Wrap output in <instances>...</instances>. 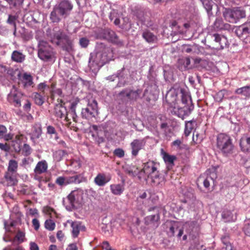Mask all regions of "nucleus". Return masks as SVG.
I'll use <instances>...</instances> for the list:
<instances>
[{
    "label": "nucleus",
    "mask_w": 250,
    "mask_h": 250,
    "mask_svg": "<svg viewBox=\"0 0 250 250\" xmlns=\"http://www.w3.org/2000/svg\"><path fill=\"white\" fill-rule=\"evenodd\" d=\"M73 8L69 0H62L56 4L50 13V19L53 22H59L62 18L68 17Z\"/></svg>",
    "instance_id": "3"
},
{
    "label": "nucleus",
    "mask_w": 250,
    "mask_h": 250,
    "mask_svg": "<svg viewBox=\"0 0 250 250\" xmlns=\"http://www.w3.org/2000/svg\"><path fill=\"white\" fill-rule=\"evenodd\" d=\"M28 214L32 216L38 217L39 216L38 211L36 208H30Z\"/></svg>",
    "instance_id": "53"
},
{
    "label": "nucleus",
    "mask_w": 250,
    "mask_h": 250,
    "mask_svg": "<svg viewBox=\"0 0 250 250\" xmlns=\"http://www.w3.org/2000/svg\"><path fill=\"white\" fill-rule=\"evenodd\" d=\"M0 148L1 150H4L5 151H8L9 149V147L7 144H2L0 143Z\"/></svg>",
    "instance_id": "60"
},
{
    "label": "nucleus",
    "mask_w": 250,
    "mask_h": 250,
    "mask_svg": "<svg viewBox=\"0 0 250 250\" xmlns=\"http://www.w3.org/2000/svg\"><path fill=\"white\" fill-rule=\"evenodd\" d=\"M47 132L49 134H53L56 133V131L54 127L50 125L47 127Z\"/></svg>",
    "instance_id": "58"
},
{
    "label": "nucleus",
    "mask_w": 250,
    "mask_h": 250,
    "mask_svg": "<svg viewBox=\"0 0 250 250\" xmlns=\"http://www.w3.org/2000/svg\"><path fill=\"white\" fill-rule=\"evenodd\" d=\"M42 134V127L40 125H36L34 127L33 136L35 138L40 137Z\"/></svg>",
    "instance_id": "39"
},
{
    "label": "nucleus",
    "mask_w": 250,
    "mask_h": 250,
    "mask_svg": "<svg viewBox=\"0 0 250 250\" xmlns=\"http://www.w3.org/2000/svg\"><path fill=\"white\" fill-rule=\"evenodd\" d=\"M23 32L21 33V37L25 41H28L33 38L31 32H28L25 28L22 29Z\"/></svg>",
    "instance_id": "35"
},
{
    "label": "nucleus",
    "mask_w": 250,
    "mask_h": 250,
    "mask_svg": "<svg viewBox=\"0 0 250 250\" xmlns=\"http://www.w3.org/2000/svg\"><path fill=\"white\" fill-rule=\"evenodd\" d=\"M18 168V163L14 160H11L9 162L8 169L10 172H16Z\"/></svg>",
    "instance_id": "37"
},
{
    "label": "nucleus",
    "mask_w": 250,
    "mask_h": 250,
    "mask_svg": "<svg viewBox=\"0 0 250 250\" xmlns=\"http://www.w3.org/2000/svg\"><path fill=\"white\" fill-rule=\"evenodd\" d=\"M35 103L38 105H42L43 103V99L41 95L35 93L34 96Z\"/></svg>",
    "instance_id": "45"
},
{
    "label": "nucleus",
    "mask_w": 250,
    "mask_h": 250,
    "mask_svg": "<svg viewBox=\"0 0 250 250\" xmlns=\"http://www.w3.org/2000/svg\"><path fill=\"white\" fill-rule=\"evenodd\" d=\"M43 35V32L42 30H37L36 32L35 38L40 42V41H43L42 40V37Z\"/></svg>",
    "instance_id": "55"
},
{
    "label": "nucleus",
    "mask_w": 250,
    "mask_h": 250,
    "mask_svg": "<svg viewBox=\"0 0 250 250\" xmlns=\"http://www.w3.org/2000/svg\"><path fill=\"white\" fill-rule=\"evenodd\" d=\"M29 249L30 250H39V247L34 242H30L29 243Z\"/></svg>",
    "instance_id": "56"
},
{
    "label": "nucleus",
    "mask_w": 250,
    "mask_h": 250,
    "mask_svg": "<svg viewBox=\"0 0 250 250\" xmlns=\"http://www.w3.org/2000/svg\"><path fill=\"white\" fill-rule=\"evenodd\" d=\"M68 222L71 224V227L72 228V234L74 237H77L81 229H82L83 227L81 226V223L79 222H72L68 221Z\"/></svg>",
    "instance_id": "25"
},
{
    "label": "nucleus",
    "mask_w": 250,
    "mask_h": 250,
    "mask_svg": "<svg viewBox=\"0 0 250 250\" xmlns=\"http://www.w3.org/2000/svg\"><path fill=\"white\" fill-rule=\"evenodd\" d=\"M166 100L172 114L182 119L188 115L193 109L190 97L183 93L180 87H173L167 93Z\"/></svg>",
    "instance_id": "1"
},
{
    "label": "nucleus",
    "mask_w": 250,
    "mask_h": 250,
    "mask_svg": "<svg viewBox=\"0 0 250 250\" xmlns=\"http://www.w3.org/2000/svg\"><path fill=\"white\" fill-rule=\"evenodd\" d=\"M172 146L176 149H180L182 148V142L180 140H176L172 143Z\"/></svg>",
    "instance_id": "51"
},
{
    "label": "nucleus",
    "mask_w": 250,
    "mask_h": 250,
    "mask_svg": "<svg viewBox=\"0 0 250 250\" xmlns=\"http://www.w3.org/2000/svg\"><path fill=\"white\" fill-rule=\"evenodd\" d=\"M11 59L16 62H22L25 59V55L19 51L15 50L12 53Z\"/></svg>",
    "instance_id": "23"
},
{
    "label": "nucleus",
    "mask_w": 250,
    "mask_h": 250,
    "mask_svg": "<svg viewBox=\"0 0 250 250\" xmlns=\"http://www.w3.org/2000/svg\"><path fill=\"white\" fill-rule=\"evenodd\" d=\"M64 155L63 151L59 150L56 151L53 154L54 159L55 161L59 162L60 161Z\"/></svg>",
    "instance_id": "43"
},
{
    "label": "nucleus",
    "mask_w": 250,
    "mask_h": 250,
    "mask_svg": "<svg viewBox=\"0 0 250 250\" xmlns=\"http://www.w3.org/2000/svg\"><path fill=\"white\" fill-rule=\"evenodd\" d=\"M23 150L25 152V154L26 155H29L31 151H30V146L27 145H24L23 147Z\"/></svg>",
    "instance_id": "63"
},
{
    "label": "nucleus",
    "mask_w": 250,
    "mask_h": 250,
    "mask_svg": "<svg viewBox=\"0 0 250 250\" xmlns=\"http://www.w3.org/2000/svg\"><path fill=\"white\" fill-rule=\"evenodd\" d=\"M64 103L62 99H57V103L55 107V113L56 116L60 118L64 117L66 115V109L63 106Z\"/></svg>",
    "instance_id": "15"
},
{
    "label": "nucleus",
    "mask_w": 250,
    "mask_h": 250,
    "mask_svg": "<svg viewBox=\"0 0 250 250\" xmlns=\"http://www.w3.org/2000/svg\"><path fill=\"white\" fill-rule=\"evenodd\" d=\"M51 42L57 46H60L63 50L70 52L73 50V42L71 38L62 30L57 27L54 28Z\"/></svg>",
    "instance_id": "2"
},
{
    "label": "nucleus",
    "mask_w": 250,
    "mask_h": 250,
    "mask_svg": "<svg viewBox=\"0 0 250 250\" xmlns=\"http://www.w3.org/2000/svg\"><path fill=\"white\" fill-rule=\"evenodd\" d=\"M146 144L145 139H135L130 143L131 154L133 156H136L139 151L143 149Z\"/></svg>",
    "instance_id": "14"
},
{
    "label": "nucleus",
    "mask_w": 250,
    "mask_h": 250,
    "mask_svg": "<svg viewBox=\"0 0 250 250\" xmlns=\"http://www.w3.org/2000/svg\"><path fill=\"white\" fill-rule=\"evenodd\" d=\"M142 37L148 42H153L157 39L156 36L147 30L143 32Z\"/></svg>",
    "instance_id": "28"
},
{
    "label": "nucleus",
    "mask_w": 250,
    "mask_h": 250,
    "mask_svg": "<svg viewBox=\"0 0 250 250\" xmlns=\"http://www.w3.org/2000/svg\"><path fill=\"white\" fill-rule=\"evenodd\" d=\"M202 247L198 243L195 242L192 244L190 247L189 250H199Z\"/></svg>",
    "instance_id": "54"
},
{
    "label": "nucleus",
    "mask_w": 250,
    "mask_h": 250,
    "mask_svg": "<svg viewBox=\"0 0 250 250\" xmlns=\"http://www.w3.org/2000/svg\"><path fill=\"white\" fill-rule=\"evenodd\" d=\"M97 114V103L95 100L92 101L90 103H89L87 107L83 109L82 111L83 117L87 119L95 117Z\"/></svg>",
    "instance_id": "11"
},
{
    "label": "nucleus",
    "mask_w": 250,
    "mask_h": 250,
    "mask_svg": "<svg viewBox=\"0 0 250 250\" xmlns=\"http://www.w3.org/2000/svg\"><path fill=\"white\" fill-rule=\"evenodd\" d=\"M24 237L25 233L21 231H18L16 236V238L20 243L24 241Z\"/></svg>",
    "instance_id": "49"
},
{
    "label": "nucleus",
    "mask_w": 250,
    "mask_h": 250,
    "mask_svg": "<svg viewBox=\"0 0 250 250\" xmlns=\"http://www.w3.org/2000/svg\"><path fill=\"white\" fill-rule=\"evenodd\" d=\"M111 179L109 176H106L104 174L99 173L94 179V182L99 186H103L108 182Z\"/></svg>",
    "instance_id": "19"
},
{
    "label": "nucleus",
    "mask_w": 250,
    "mask_h": 250,
    "mask_svg": "<svg viewBox=\"0 0 250 250\" xmlns=\"http://www.w3.org/2000/svg\"><path fill=\"white\" fill-rule=\"evenodd\" d=\"M222 242L225 246L222 247L221 250H232V247L230 243L229 242L228 238L224 237L222 238Z\"/></svg>",
    "instance_id": "41"
},
{
    "label": "nucleus",
    "mask_w": 250,
    "mask_h": 250,
    "mask_svg": "<svg viewBox=\"0 0 250 250\" xmlns=\"http://www.w3.org/2000/svg\"><path fill=\"white\" fill-rule=\"evenodd\" d=\"M212 37L216 43V48L217 49H222L227 46L228 41L226 37L220 36L218 34H214Z\"/></svg>",
    "instance_id": "16"
},
{
    "label": "nucleus",
    "mask_w": 250,
    "mask_h": 250,
    "mask_svg": "<svg viewBox=\"0 0 250 250\" xmlns=\"http://www.w3.org/2000/svg\"><path fill=\"white\" fill-rule=\"evenodd\" d=\"M148 178L154 183H159V172L157 170V165L153 161H149L144 165L142 170Z\"/></svg>",
    "instance_id": "7"
},
{
    "label": "nucleus",
    "mask_w": 250,
    "mask_h": 250,
    "mask_svg": "<svg viewBox=\"0 0 250 250\" xmlns=\"http://www.w3.org/2000/svg\"><path fill=\"white\" fill-rule=\"evenodd\" d=\"M5 178L8 182V184L10 186L14 185L17 183L16 179L10 175L9 173H6L5 175Z\"/></svg>",
    "instance_id": "42"
},
{
    "label": "nucleus",
    "mask_w": 250,
    "mask_h": 250,
    "mask_svg": "<svg viewBox=\"0 0 250 250\" xmlns=\"http://www.w3.org/2000/svg\"><path fill=\"white\" fill-rule=\"evenodd\" d=\"M44 226L47 229L52 231L55 229L56 225L53 220L48 219L45 222Z\"/></svg>",
    "instance_id": "38"
},
{
    "label": "nucleus",
    "mask_w": 250,
    "mask_h": 250,
    "mask_svg": "<svg viewBox=\"0 0 250 250\" xmlns=\"http://www.w3.org/2000/svg\"><path fill=\"white\" fill-rule=\"evenodd\" d=\"M57 237L58 240L62 241L64 237V234L62 230H59L57 232Z\"/></svg>",
    "instance_id": "59"
},
{
    "label": "nucleus",
    "mask_w": 250,
    "mask_h": 250,
    "mask_svg": "<svg viewBox=\"0 0 250 250\" xmlns=\"http://www.w3.org/2000/svg\"><path fill=\"white\" fill-rule=\"evenodd\" d=\"M183 50L187 53H190L192 51V49L190 45H185L183 46Z\"/></svg>",
    "instance_id": "64"
},
{
    "label": "nucleus",
    "mask_w": 250,
    "mask_h": 250,
    "mask_svg": "<svg viewBox=\"0 0 250 250\" xmlns=\"http://www.w3.org/2000/svg\"><path fill=\"white\" fill-rule=\"evenodd\" d=\"M202 4L208 15L212 14L211 12L213 2L211 0H202Z\"/></svg>",
    "instance_id": "31"
},
{
    "label": "nucleus",
    "mask_w": 250,
    "mask_h": 250,
    "mask_svg": "<svg viewBox=\"0 0 250 250\" xmlns=\"http://www.w3.org/2000/svg\"><path fill=\"white\" fill-rule=\"evenodd\" d=\"M161 153L162 158L168 168H171L174 165V162L176 160V157L175 155L169 154L164 151L163 149L161 150Z\"/></svg>",
    "instance_id": "18"
},
{
    "label": "nucleus",
    "mask_w": 250,
    "mask_h": 250,
    "mask_svg": "<svg viewBox=\"0 0 250 250\" xmlns=\"http://www.w3.org/2000/svg\"><path fill=\"white\" fill-rule=\"evenodd\" d=\"M16 73L20 77V80L24 87L31 86L33 84V78L30 74L24 73L21 75L18 70L15 72V73Z\"/></svg>",
    "instance_id": "17"
},
{
    "label": "nucleus",
    "mask_w": 250,
    "mask_h": 250,
    "mask_svg": "<svg viewBox=\"0 0 250 250\" xmlns=\"http://www.w3.org/2000/svg\"><path fill=\"white\" fill-rule=\"evenodd\" d=\"M114 154L119 158H122L125 155V151L121 148H117L114 151Z\"/></svg>",
    "instance_id": "50"
},
{
    "label": "nucleus",
    "mask_w": 250,
    "mask_h": 250,
    "mask_svg": "<svg viewBox=\"0 0 250 250\" xmlns=\"http://www.w3.org/2000/svg\"><path fill=\"white\" fill-rule=\"evenodd\" d=\"M214 28L217 30H221L225 27H227L229 26V24H226L225 25L223 24V22L222 20L220 19H216L215 21L214 22Z\"/></svg>",
    "instance_id": "33"
},
{
    "label": "nucleus",
    "mask_w": 250,
    "mask_h": 250,
    "mask_svg": "<svg viewBox=\"0 0 250 250\" xmlns=\"http://www.w3.org/2000/svg\"><path fill=\"white\" fill-rule=\"evenodd\" d=\"M240 146L242 151L250 152V136L243 137L240 140Z\"/></svg>",
    "instance_id": "20"
},
{
    "label": "nucleus",
    "mask_w": 250,
    "mask_h": 250,
    "mask_svg": "<svg viewBox=\"0 0 250 250\" xmlns=\"http://www.w3.org/2000/svg\"><path fill=\"white\" fill-rule=\"evenodd\" d=\"M18 19V16L17 15H12L9 14L8 15V19L6 21L7 23L12 25L13 27H16V21Z\"/></svg>",
    "instance_id": "34"
},
{
    "label": "nucleus",
    "mask_w": 250,
    "mask_h": 250,
    "mask_svg": "<svg viewBox=\"0 0 250 250\" xmlns=\"http://www.w3.org/2000/svg\"><path fill=\"white\" fill-rule=\"evenodd\" d=\"M223 16L229 22L236 23L240 19L245 18L246 11L242 7L226 9L223 12Z\"/></svg>",
    "instance_id": "6"
},
{
    "label": "nucleus",
    "mask_w": 250,
    "mask_h": 250,
    "mask_svg": "<svg viewBox=\"0 0 250 250\" xmlns=\"http://www.w3.org/2000/svg\"><path fill=\"white\" fill-rule=\"evenodd\" d=\"M80 102V100L78 98H74L71 102V108L73 110H75L77 105Z\"/></svg>",
    "instance_id": "52"
},
{
    "label": "nucleus",
    "mask_w": 250,
    "mask_h": 250,
    "mask_svg": "<svg viewBox=\"0 0 250 250\" xmlns=\"http://www.w3.org/2000/svg\"><path fill=\"white\" fill-rule=\"evenodd\" d=\"M43 212L50 216L51 218H53L55 216L56 212L55 210L49 207H44L43 208Z\"/></svg>",
    "instance_id": "40"
},
{
    "label": "nucleus",
    "mask_w": 250,
    "mask_h": 250,
    "mask_svg": "<svg viewBox=\"0 0 250 250\" xmlns=\"http://www.w3.org/2000/svg\"><path fill=\"white\" fill-rule=\"evenodd\" d=\"M222 216L225 222L234 221L236 220L235 214L229 209H225L222 212Z\"/></svg>",
    "instance_id": "24"
},
{
    "label": "nucleus",
    "mask_w": 250,
    "mask_h": 250,
    "mask_svg": "<svg viewBox=\"0 0 250 250\" xmlns=\"http://www.w3.org/2000/svg\"><path fill=\"white\" fill-rule=\"evenodd\" d=\"M47 169V164L45 161H42L38 163L35 169L34 172L36 175L40 174L45 172Z\"/></svg>",
    "instance_id": "21"
},
{
    "label": "nucleus",
    "mask_w": 250,
    "mask_h": 250,
    "mask_svg": "<svg viewBox=\"0 0 250 250\" xmlns=\"http://www.w3.org/2000/svg\"><path fill=\"white\" fill-rule=\"evenodd\" d=\"M123 168L125 171L127 173L129 176L134 177L138 173V169L134 166H127L125 165L123 166Z\"/></svg>",
    "instance_id": "26"
},
{
    "label": "nucleus",
    "mask_w": 250,
    "mask_h": 250,
    "mask_svg": "<svg viewBox=\"0 0 250 250\" xmlns=\"http://www.w3.org/2000/svg\"><path fill=\"white\" fill-rule=\"evenodd\" d=\"M32 224L35 230H37L40 226L39 221L38 219L34 218L32 220Z\"/></svg>",
    "instance_id": "57"
},
{
    "label": "nucleus",
    "mask_w": 250,
    "mask_h": 250,
    "mask_svg": "<svg viewBox=\"0 0 250 250\" xmlns=\"http://www.w3.org/2000/svg\"><path fill=\"white\" fill-rule=\"evenodd\" d=\"M235 93L237 94H240L245 96L246 98L250 97V85L246 86L239 88H237L235 91Z\"/></svg>",
    "instance_id": "27"
},
{
    "label": "nucleus",
    "mask_w": 250,
    "mask_h": 250,
    "mask_svg": "<svg viewBox=\"0 0 250 250\" xmlns=\"http://www.w3.org/2000/svg\"><path fill=\"white\" fill-rule=\"evenodd\" d=\"M101 54L97 51H94L90 53L88 62H98L99 59L101 57Z\"/></svg>",
    "instance_id": "32"
},
{
    "label": "nucleus",
    "mask_w": 250,
    "mask_h": 250,
    "mask_svg": "<svg viewBox=\"0 0 250 250\" xmlns=\"http://www.w3.org/2000/svg\"><path fill=\"white\" fill-rule=\"evenodd\" d=\"M216 146L223 154L228 155L232 152L233 148L232 139L228 135L220 134L217 137Z\"/></svg>",
    "instance_id": "4"
},
{
    "label": "nucleus",
    "mask_w": 250,
    "mask_h": 250,
    "mask_svg": "<svg viewBox=\"0 0 250 250\" xmlns=\"http://www.w3.org/2000/svg\"><path fill=\"white\" fill-rule=\"evenodd\" d=\"M141 90L130 91L128 92H123V95H125L128 99L131 100H136L140 96Z\"/></svg>",
    "instance_id": "29"
},
{
    "label": "nucleus",
    "mask_w": 250,
    "mask_h": 250,
    "mask_svg": "<svg viewBox=\"0 0 250 250\" xmlns=\"http://www.w3.org/2000/svg\"><path fill=\"white\" fill-rule=\"evenodd\" d=\"M89 40L86 37H83L80 39L79 44L82 48H86L89 44Z\"/></svg>",
    "instance_id": "44"
},
{
    "label": "nucleus",
    "mask_w": 250,
    "mask_h": 250,
    "mask_svg": "<svg viewBox=\"0 0 250 250\" xmlns=\"http://www.w3.org/2000/svg\"><path fill=\"white\" fill-rule=\"evenodd\" d=\"M213 182V177L208 176L204 181L203 184L205 188H208L210 186V182Z\"/></svg>",
    "instance_id": "48"
},
{
    "label": "nucleus",
    "mask_w": 250,
    "mask_h": 250,
    "mask_svg": "<svg viewBox=\"0 0 250 250\" xmlns=\"http://www.w3.org/2000/svg\"><path fill=\"white\" fill-rule=\"evenodd\" d=\"M159 219V216L158 214L149 215L146 217V222L149 224L157 222Z\"/></svg>",
    "instance_id": "36"
},
{
    "label": "nucleus",
    "mask_w": 250,
    "mask_h": 250,
    "mask_svg": "<svg viewBox=\"0 0 250 250\" xmlns=\"http://www.w3.org/2000/svg\"><path fill=\"white\" fill-rule=\"evenodd\" d=\"M53 56V48L45 41L38 43V56L42 61H48Z\"/></svg>",
    "instance_id": "8"
},
{
    "label": "nucleus",
    "mask_w": 250,
    "mask_h": 250,
    "mask_svg": "<svg viewBox=\"0 0 250 250\" xmlns=\"http://www.w3.org/2000/svg\"><path fill=\"white\" fill-rule=\"evenodd\" d=\"M102 248L105 250H109L111 248L107 241H104L103 243Z\"/></svg>",
    "instance_id": "61"
},
{
    "label": "nucleus",
    "mask_w": 250,
    "mask_h": 250,
    "mask_svg": "<svg viewBox=\"0 0 250 250\" xmlns=\"http://www.w3.org/2000/svg\"><path fill=\"white\" fill-rule=\"evenodd\" d=\"M235 33L238 37L247 43V38L250 35V22L237 26L235 30Z\"/></svg>",
    "instance_id": "10"
},
{
    "label": "nucleus",
    "mask_w": 250,
    "mask_h": 250,
    "mask_svg": "<svg viewBox=\"0 0 250 250\" xmlns=\"http://www.w3.org/2000/svg\"><path fill=\"white\" fill-rule=\"evenodd\" d=\"M96 38L99 39H104L120 46H123L124 42L119 38L118 35L112 30L104 28L99 31L96 34Z\"/></svg>",
    "instance_id": "5"
},
{
    "label": "nucleus",
    "mask_w": 250,
    "mask_h": 250,
    "mask_svg": "<svg viewBox=\"0 0 250 250\" xmlns=\"http://www.w3.org/2000/svg\"><path fill=\"white\" fill-rule=\"evenodd\" d=\"M111 192L116 195H121L125 189L123 184H112L110 186Z\"/></svg>",
    "instance_id": "22"
},
{
    "label": "nucleus",
    "mask_w": 250,
    "mask_h": 250,
    "mask_svg": "<svg viewBox=\"0 0 250 250\" xmlns=\"http://www.w3.org/2000/svg\"><path fill=\"white\" fill-rule=\"evenodd\" d=\"M22 96L21 93L18 91L15 87H13L8 95L7 98L10 103L13 104L15 106L19 107L21 105V99Z\"/></svg>",
    "instance_id": "13"
},
{
    "label": "nucleus",
    "mask_w": 250,
    "mask_h": 250,
    "mask_svg": "<svg viewBox=\"0 0 250 250\" xmlns=\"http://www.w3.org/2000/svg\"><path fill=\"white\" fill-rule=\"evenodd\" d=\"M80 176L74 175L73 176H60L57 178L56 183L60 186H64L69 184L80 183Z\"/></svg>",
    "instance_id": "12"
},
{
    "label": "nucleus",
    "mask_w": 250,
    "mask_h": 250,
    "mask_svg": "<svg viewBox=\"0 0 250 250\" xmlns=\"http://www.w3.org/2000/svg\"><path fill=\"white\" fill-rule=\"evenodd\" d=\"M66 250H78V249L76 244H71L68 246Z\"/></svg>",
    "instance_id": "62"
},
{
    "label": "nucleus",
    "mask_w": 250,
    "mask_h": 250,
    "mask_svg": "<svg viewBox=\"0 0 250 250\" xmlns=\"http://www.w3.org/2000/svg\"><path fill=\"white\" fill-rule=\"evenodd\" d=\"M193 128V126L191 122H188L185 125V133L188 135L191 132Z\"/></svg>",
    "instance_id": "47"
},
{
    "label": "nucleus",
    "mask_w": 250,
    "mask_h": 250,
    "mask_svg": "<svg viewBox=\"0 0 250 250\" xmlns=\"http://www.w3.org/2000/svg\"><path fill=\"white\" fill-rule=\"evenodd\" d=\"M88 67L90 71L96 74L99 70L98 63H89Z\"/></svg>",
    "instance_id": "46"
},
{
    "label": "nucleus",
    "mask_w": 250,
    "mask_h": 250,
    "mask_svg": "<svg viewBox=\"0 0 250 250\" xmlns=\"http://www.w3.org/2000/svg\"><path fill=\"white\" fill-rule=\"evenodd\" d=\"M83 192L82 190L77 189L72 191L67 196L66 200H63L64 205H66V202L69 203V205H66L67 208H70L73 207L75 204L81 203L83 200Z\"/></svg>",
    "instance_id": "9"
},
{
    "label": "nucleus",
    "mask_w": 250,
    "mask_h": 250,
    "mask_svg": "<svg viewBox=\"0 0 250 250\" xmlns=\"http://www.w3.org/2000/svg\"><path fill=\"white\" fill-rule=\"evenodd\" d=\"M7 129L3 125H0V138L4 139L5 141H9L13 138V135L7 134Z\"/></svg>",
    "instance_id": "30"
}]
</instances>
